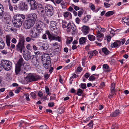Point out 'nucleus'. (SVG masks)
Segmentation results:
<instances>
[{"mask_svg": "<svg viewBox=\"0 0 129 129\" xmlns=\"http://www.w3.org/2000/svg\"><path fill=\"white\" fill-rule=\"evenodd\" d=\"M32 62L33 64L35 66H36L39 63L38 60L35 57L32 58Z\"/></svg>", "mask_w": 129, "mask_h": 129, "instance_id": "4be33fe9", "label": "nucleus"}, {"mask_svg": "<svg viewBox=\"0 0 129 129\" xmlns=\"http://www.w3.org/2000/svg\"><path fill=\"white\" fill-rule=\"evenodd\" d=\"M10 27V24L9 23H6L5 26L4 27V29L5 30L8 31L11 29Z\"/></svg>", "mask_w": 129, "mask_h": 129, "instance_id": "5701e85b", "label": "nucleus"}, {"mask_svg": "<svg viewBox=\"0 0 129 129\" xmlns=\"http://www.w3.org/2000/svg\"><path fill=\"white\" fill-rule=\"evenodd\" d=\"M11 42L15 44L17 42V40L14 38H13L11 40Z\"/></svg>", "mask_w": 129, "mask_h": 129, "instance_id": "13d9d810", "label": "nucleus"}, {"mask_svg": "<svg viewBox=\"0 0 129 129\" xmlns=\"http://www.w3.org/2000/svg\"><path fill=\"white\" fill-rule=\"evenodd\" d=\"M27 5L23 1H21L19 5V8L22 11L25 10L27 9Z\"/></svg>", "mask_w": 129, "mask_h": 129, "instance_id": "4468645a", "label": "nucleus"}, {"mask_svg": "<svg viewBox=\"0 0 129 129\" xmlns=\"http://www.w3.org/2000/svg\"><path fill=\"white\" fill-rule=\"evenodd\" d=\"M34 22L27 19L25 20L24 24V28L27 29H29L33 26L35 23Z\"/></svg>", "mask_w": 129, "mask_h": 129, "instance_id": "6e6552de", "label": "nucleus"}, {"mask_svg": "<svg viewBox=\"0 0 129 129\" xmlns=\"http://www.w3.org/2000/svg\"><path fill=\"white\" fill-rule=\"evenodd\" d=\"M45 88L46 93L48 95H50L51 93L49 92V90L48 87L47 86H46L45 87Z\"/></svg>", "mask_w": 129, "mask_h": 129, "instance_id": "e433bc0d", "label": "nucleus"}, {"mask_svg": "<svg viewBox=\"0 0 129 129\" xmlns=\"http://www.w3.org/2000/svg\"><path fill=\"white\" fill-rule=\"evenodd\" d=\"M73 40V38L72 37H68L67 39V44H70V43L72 42Z\"/></svg>", "mask_w": 129, "mask_h": 129, "instance_id": "f704fd0d", "label": "nucleus"}, {"mask_svg": "<svg viewBox=\"0 0 129 129\" xmlns=\"http://www.w3.org/2000/svg\"><path fill=\"white\" fill-rule=\"evenodd\" d=\"M72 6L74 7V9L76 11L79 10L80 9V8L79 7H78L77 6H75L74 4H72Z\"/></svg>", "mask_w": 129, "mask_h": 129, "instance_id": "5fc2aeb1", "label": "nucleus"}, {"mask_svg": "<svg viewBox=\"0 0 129 129\" xmlns=\"http://www.w3.org/2000/svg\"><path fill=\"white\" fill-rule=\"evenodd\" d=\"M41 78L38 75L36 74H28L26 77L25 80L27 82L34 81H37Z\"/></svg>", "mask_w": 129, "mask_h": 129, "instance_id": "39448f33", "label": "nucleus"}, {"mask_svg": "<svg viewBox=\"0 0 129 129\" xmlns=\"http://www.w3.org/2000/svg\"><path fill=\"white\" fill-rule=\"evenodd\" d=\"M21 88H18L16 89L15 91V92L16 93H18L20 91Z\"/></svg>", "mask_w": 129, "mask_h": 129, "instance_id": "e2e57ef3", "label": "nucleus"}, {"mask_svg": "<svg viewBox=\"0 0 129 129\" xmlns=\"http://www.w3.org/2000/svg\"><path fill=\"white\" fill-rule=\"evenodd\" d=\"M103 34L101 33L100 31H98L97 34V37L99 38H101L103 37Z\"/></svg>", "mask_w": 129, "mask_h": 129, "instance_id": "a19ab883", "label": "nucleus"}, {"mask_svg": "<svg viewBox=\"0 0 129 129\" xmlns=\"http://www.w3.org/2000/svg\"><path fill=\"white\" fill-rule=\"evenodd\" d=\"M71 28L72 30L73 31V32H75V31L76 29V27L73 24L72 25H71Z\"/></svg>", "mask_w": 129, "mask_h": 129, "instance_id": "37998d69", "label": "nucleus"}, {"mask_svg": "<svg viewBox=\"0 0 129 129\" xmlns=\"http://www.w3.org/2000/svg\"><path fill=\"white\" fill-rule=\"evenodd\" d=\"M13 18V22L14 26L18 28L22 25L23 20L25 19V17L24 15L17 14L15 15Z\"/></svg>", "mask_w": 129, "mask_h": 129, "instance_id": "f257e3e1", "label": "nucleus"}, {"mask_svg": "<svg viewBox=\"0 0 129 129\" xmlns=\"http://www.w3.org/2000/svg\"><path fill=\"white\" fill-rule=\"evenodd\" d=\"M88 37L89 39L91 41H94L95 39V37L93 35L90 34L88 35Z\"/></svg>", "mask_w": 129, "mask_h": 129, "instance_id": "c85d7f7f", "label": "nucleus"}, {"mask_svg": "<svg viewBox=\"0 0 129 129\" xmlns=\"http://www.w3.org/2000/svg\"><path fill=\"white\" fill-rule=\"evenodd\" d=\"M11 36L10 35H7L6 36L5 40L7 45L8 47L10 46Z\"/></svg>", "mask_w": 129, "mask_h": 129, "instance_id": "a211bd4d", "label": "nucleus"}, {"mask_svg": "<svg viewBox=\"0 0 129 129\" xmlns=\"http://www.w3.org/2000/svg\"><path fill=\"white\" fill-rule=\"evenodd\" d=\"M104 6L106 8L109 7L110 6V4H109L105 2L104 3Z\"/></svg>", "mask_w": 129, "mask_h": 129, "instance_id": "864d4df0", "label": "nucleus"}, {"mask_svg": "<svg viewBox=\"0 0 129 129\" xmlns=\"http://www.w3.org/2000/svg\"><path fill=\"white\" fill-rule=\"evenodd\" d=\"M40 129H48L47 126L46 125H41L40 127Z\"/></svg>", "mask_w": 129, "mask_h": 129, "instance_id": "8fccbe9b", "label": "nucleus"}, {"mask_svg": "<svg viewBox=\"0 0 129 129\" xmlns=\"http://www.w3.org/2000/svg\"><path fill=\"white\" fill-rule=\"evenodd\" d=\"M24 60L22 57H21L19 60L16 64L15 71L16 74L19 73L20 71V68L23 63Z\"/></svg>", "mask_w": 129, "mask_h": 129, "instance_id": "423d86ee", "label": "nucleus"}, {"mask_svg": "<svg viewBox=\"0 0 129 129\" xmlns=\"http://www.w3.org/2000/svg\"><path fill=\"white\" fill-rule=\"evenodd\" d=\"M103 67L104 69L106 70L108 68L109 66L107 64H104L103 66Z\"/></svg>", "mask_w": 129, "mask_h": 129, "instance_id": "0e129e2a", "label": "nucleus"}, {"mask_svg": "<svg viewBox=\"0 0 129 129\" xmlns=\"http://www.w3.org/2000/svg\"><path fill=\"white\" fill-rule=\"evenodd\" d=\"M41 60L44 68L47 69L50 68L51 67L50 58L49 55L46 53H43L41 56Z\"/></svg>", "mask_w": 129, "mask_h": 129, "instance_id": "f03ea898", "label": "nucleus"}, {"mask_svg": "<svg viewBox=\"0 0 129 129\" xmlns=\"http://www.w3.org/2000/svg\"><path fill=\"white\" fill-rule=\"evenodd\" d=\"M31 40H34L31 37H28L26 38V41L27 42H30Z\"/></svg>", "mask_w": 129, "mask_h": 129, "instance_id": "ea45409f", "label": "nucleus"}, {"mask_svg": "<svg viewBox=\"0 0 129 129\" xmlns=\"http://www.w3.org/2000/svg\"><path fill=\"white\" fill-rule=\"evenodd\" d=\"M61 2L62 3L61 4V5L62 6V8L63 9H65L66 7L65 3L63 1V2Z\"/></svg>", "mask_w": 129, "mask_h": 129, "instance_id": "49530a36", "label": "nucleus"}, {"mask_svg": "<svg viewBox=\"0 0 129 129\" xmlns=\"http://www.w3.org/2000/svg\"><path fill=\"white\" fill-rule=\"evenodd\" d=\"M5 45V43L3 40L2 38H0V49H3Z\"/></svg>", "mask_w": 129, "mask_h": 129, "instance_id": "b1692460", "label": "nucleus"}, {"mask_svg": "<svg viewBox=\"0 0 129 129\" xmlns=\"http://www.w3.org/2000/svg\"><path fill=\"white\" fill-rule=\"evenodd\" d=\"M52 96L50 97V100H55L56 99L55 95L54 94H52Z\"/></svg>", "mask_w": 129, "mask_h": 129, "instance_id": "603ef678", "label": "nucleus"}, {"mask_svg": "<svg viewBox=\"0 0 129 129\" xmlns=\"http://www.w3.org/2000/svg\"><path fill=\"white\" fill-rule=\"evenodd\" d=\"M10 17L9 14L7 13H5V15L4 16V19H6V20H8Z\"/></svg>", "mask_w": 129, "mask_h": 129, "instance_id": "a18cd8bd", "label": "nucleus"}, {"mask_svg": "<svg viewBox=\"0 0 129 129\" xmlns=\"http://www.w3.org/2000/svg\"><path fill=\"white\" fill-rule=\"evenodd\" d=\"M114 14V12L112 11H108L105 14V15L106 16H109L111 15Z\"/></svg>", "mask_w": 129, "mask_h": 129, "instance_id": "7c9ffc66", "label": "nucleus"}, {"mask_svg": "<svg viewBox=\"0 0 129 129\" xmlns=\"http://www.w3.org/2000/svg\"><path fill=\"white\" fill-rule=\"evenodd\" d=\"M111 94L113 95L116 94V91L115 89H111Z\"/></svg>", "mask_w": 129, "mask_h": 129, "instance_id": "680f3d73", "label": "nucleus"}, {"mask_svg": "<svg viewBox=\"0 0 129 129\" xmlns=\"http://www.w3.org/2000/svg\"><path fill=\"white\" fill-rule=\"evenodd\" d=\"M37 17V15L35 13H31L27 15L28 19L34 22H35Z\"/></svg>", "mask_w": 129, "mask_h": 129, "instance_id": "9b49d317", "label": "nucleus"}, {"mask_svg": "<svg viewBox=\"0 0 129 129\" xmlns=\"http://www.w3.org/2000/svg\"><path fill=\"white\" fill-rule=\"evenodd\" d=\"M86 37H82L80 38L79 40V43L80 44H83L84 43L86 40Z\"/></svg>", "mask_w": 129, "mask_h": 129, "instance_id": "412c9836", "label": "nucleus"}, {"mask_svg": "<svg viewBox=\"0 0 129 129\" xmlns=\"http://www.w3.org/2000/svg\"><path fill=\"white\" fill-rule=\"evenodd\" d=\"M67 22L66 21H62V26L63 28H65L67 26L66 25H67Z\"/></svg>", "mask_w": 129, "mask_h": 129, "instance_id": "c9c22d12", "label": "nucleus"}, {"mask_svg": "<svg viewBox=\"0 0 129 129\" xmlns=\"http://www.w3.org/2000/svg\"><path fill=\"white\" fill-rule=\"evenodd\" d=\"M80 85V87L82 89H85L86 88V84L85 83H81Z\"/></svg>", "mask_w": 129, "mask_h": 129, "instance_id": "4c0bfd02", "label": "nucleus"}, {"mask_svg": "<svg viewBox=\"0 0 129 129\" xmlns=\"http://www.w3.org/2000/svg\"><path fill=\"white\" fill-rule=\"evenodd\" d=\"M120 112V111L119 110H117L113 112L111 115L113 117H115L119 115Z\"/></svg>", "mask_w": 129, "mask_h": 129, "instance_id": "aec40b11", "label": "nucleus"}, {"mask_svg": "<svg viewBox=\"0 0 129 129\" xmlns=\"http://www.w3.org/2000/svg\"><path fill=\"white\" fill-rule=\"evenodd\" d=\"M36 30L35 28H34L33 29H31L30 32L31 34H33L35 33L36 31Z\"/></svg>", "mask_w": 129, "mask_h": 129, "instance_id": "bf43d9fd", "label": "nucleus"}, {"mask_svg": "<svg viewBox=\"0 0 129 129\" xmlns=\"http://www.w3.org/2000/svg\"><path fill=\"white\" fill-rule=\"evenodd\" d=\"M93 125V121H91L88 124V125L89 127L91 128L92 127Z\"/></svg>", "mask_w": 129, "mask_h": 129, "instance_id": "09e8293b", "label": "nucleus"}, {"mask_svg": "<svg viewBox=\"0 0 129 129\" xmlns=\"http://www.w3.org/2000/svg\"><path fill=\"white\" fill-rule=\"evenodd\" d=\"M68 10L70 12H72L74 11V10L71 6H70L68 9Z\"/></svg>", "mask_w": 129, "mask_h": 129, "instance_id": "338daca9", "label": "nucleus"}, {"mask_svg": "<svg viewBox=\"0 0 129 129\" xmlns=\"http://www.w3.org/2000/svg\"><path fill=\"white\" fill-rule=\"evenodd\" d=\"M39 14H44V8L42 5L40 4H39L36 8Z\"/></svg>", "mask_w": 129, "mask_h": 129, "instance_id": "ddd939ff", "label": "nucleus"}, {"mask_svg": "<svg viewBox=\"0 0 129 129\" xmlns=\"http://www.w3.org/2000/svg\"><path fill=\"white\" fill-rule=\"evenodd\" d=\"M30 95L34 99L35 98L36 96V94L35 93L32 92L30 93Z\"/></svg>", "mask_w": 129, "mask_h": 129, "instance_id": "3c124183", "label": "nucleus"}, {"mask_svg": "<svg viewBox=\"0 0 129 129\" xmlns=\"http://www.w3.org/2000/svg\"><path fill=\"white\" fill-rule=\"evenodd\" d=\"M38 32H36L34 33V34H32V35H30V37L31 38H32L33 39V38H38L39 36V34Z\"/></svg>", "mask_w": 129, "mask_h": 129, "instance_id": "bb28decb", "label": "nucleus"}, {"mask_svg": "<svg viewBox=\"0 0 129 129\" xmlns=\"http://www.w3.org/2000/svg\"><path fill=\"white\" fill-rule=\"evenodd\" d=\"M25 42L24 37L22 36H20L19 39V42L16 45V51L22 53V51L25 48Z\"/></svg>", "mask_w": 129, "mask_h": 129, "instance_id": "7ed1b4c3", "label": "nucleus"}, {"mask_svg": "<svg viewBox=\"0 0 129 129\" xmlns=\"http://www.w3.org/2000/svg\"><path fill=\"white\" fill-rule=\"evenodd\" d=\"M36 24L38 31L40 32H41L43 29V24L41 21L39 20H37Z\"/></svg>", "mask_w": 129, "mask_h": 129, "instance_id": "1a4fd4ad", "label": "nucleus"}, {"mask_svg": "<svg viewBox=\"0 0 129 129\" xmlns=\"http://www.w3.org/2000/svg\"><path fill=\"white\" fill-rule=\"evenodd\" d=\"M24 95L25 97V99L27 101H29L30 99L29 98V94L28 93L26 94H24Z\"/></svg>", "mask_w": 129, "mask_h": 129, "instance_id": "58836bf2", "label": "nucleus"}, {"mask_svg": "<svg viewBox=\"0 0 129 129\" xmlns=\"http://www.w3.org/2000/svg\"><path fill=\"white\" fill-rule=\"evenodd\" d=\"M31 9L32 10H35L36 9L38 5L39 4L37 3L34 0H32L30 3Z\"/></svg>", "mask_w": 129, "mask_h": 129, "instance_id": "2eb2a0df", "label": "nucleus"}, {"mask_svg": "<svg viewBox=\"0 0 129 129\" xmlns=\"http://www.w3.org/2000/svg\"><path fill=\"white\" fill-rule=\"evenodd\" d=\"M71 25L70 24V23H68L66 27L67 28V32H69L71 30Z\"/></svg>", "mask_w": 129, "mask_h": 129, "instance_id": "72a5a7b5", "label": "nucleus"}, {"mask_svg": "<svg viewBox=\"0 0 129 129\" xmlns=\"http://www.w3.org/2000/svg\"><path fill=\"white\" fill-rule=\"evenodd\" d=\"M102 51L106 55H108L109 53V51L106 48H103L102 49Z\"/></svg>", "mask_w": 129, "mask_h": 129, "instance_id": "a878e982", "label": "nucleus"}, {"mask_svg": "<svg viewBox=\"0 0 129 129\" xmlns=\"http://www.w3.org/2000/svg\"><path fill=\"white\" fill-rule=\"evenodd\" d=\"M43 20L44 21V23H45L48 24L49 23V20L48 19H47V18L45 17L44 18V20Z\"/></svg>", "mask_w": 129, "mask_h": 129, "instance_id": "79ce46f5", "label": "nucleus"}, {"mask_svg": "<svg viewBox=\"0 0 129 129\" xmlns=\"http://www.w3.org/2000/svg\"><path fill=\"white\" fill-rule=\"evenodd\" d=\"M23 55L24 58L26 60H29L31 58V54L29 51L26 52L24 50L23 52Z\"/></svg>", "mask_w": 129, "mask_h": 129, "instance_id": "9d476101", "label": "nucleus"}, {"mask_svg": "<svg viewBox=\"0 0 129 129\" xmlns=\"http://www.w3.org/2000/svg\"><path fill=\"white\" fill-rule=\"evenodd\" d=\"M122 21L124 23H125L128 25H129V18H122Z\"/></svg>", "mask_w": 129, "mask_h": 129, "instance_id": "cd10ccee", "label": "nucleus"}, {"mask_svg": "<svg viewBox=\"0 0 129 129\" xmlns=\"http://www.w3.org/2000/svg\"><path fill=\"white\" fill-rule=\"evenodd\" d=\"M115 84L114 83H112L111 85V89H115Z\"/></svg>", "mask_w": 129, "mask_h": 129, "instance_id": "6e6d98bb", "label": "nucleus"}, {"mask_svg": "<svg viewBox=\"0 0 129 129\" xmlns=\"http://www.w3.org/2000/svg\"><path fill=\"white\" fill-rule=\"evenodd\" d=\"M75 21L76 23L79 24L80 22V19L78 17H77L75 19Z\"/></svg>", "mask_w": 129, "mask_h": 129, "instance_id": "69168bd1", "label": "nucleus"}, {"mask_svg": "<svg viewBox=\"0 0 129 129\" xmlns=\"http://www.w3.org/2000/svg\"><path fill=\"white\" fill-rule=\"evenodd\" d=\"M105 39H106L108 42H109L110 41L111 38V37L110 36L107 35L105 37Z\"/></svg>", "mask_w": 129, "mask_h": 129, "instance_id": "de8ad7c7", "label": "nucleus"}, {"mask_svg": "<svg viewBox=\"0 0 129 129\" xmlns=\"http://www.w3.org/2000/svg\"><path fill=\"white\" fill-rule=\"evenodd\" d=\"M54 105V104L53 102H50L48 104V106L49 107H52Z\"/></svg>", "mask_w": 129, "mask_h": 129, "instance_id": "4d7b16f0", "label": "nucleus"}, {"mask_svg": "<svg viewBox=\"0 0 129 129\" xmlns=\"http://www.w3.org/2000/svg\"><path fill=\"white\" fill-rule=\"evenodd\" d=\"M8 6L9 7V8L10 10L11 11H13V7L12 6L10 2V0H8Z\"/></svg>", "mask_w": 129, "mask_h": 129, "instance_id": "2f4dec72", "label": "nucleus"}, {"mask_svg": "<svg viewBox=\"0 0 129 129\" xmlns=\"http://www.w3.org/2000/svg\"><path fill=\"white\" fill-rule=\"evenodd\" d=\"M82 30L84 34L86 35L89 33L90 28L88 26H83L82 27Z\"/></svg>", "mask_w": 129, "mask_h": 129, "instance_id": "dca6fc26", "label": "nucleus"}, {"mask_svg": "<svg viewBox=\"0 0 129 129\" xmlns=\"http://www.w3.org/2000/svg\"><path fill=\"white\" fill-rule=\"evenodd\" d=\"M1 64L4 69L6 71L10 70L12 67V63L9 61L2 60L1 61Z\"/></svg>", "mask_w": 129, "mask_h": 129, "instance_id": "20e7f679", "label": "nucleus"}, {"mask_svg": "<svg viewBox=\"0 0 129 129\" xmlns=\"http://www.w3.org/2000/svg\"><path fill=\"white\" fill-rule=\"evenodd\" d=\"M26 48L27 49L29 50H31V47L30 45V44H28L26 46Z\"/></svg>", "mask_w": 129, "mask_h": 129, "instance_id": "c03bdc74", "label": "nucleus"}, {"mask_svg": "<svg viewBox=\"0 0 129 129\" xmlns=\"http://www.w3.org/2000/svg\"><path fill=\"white\" fill-rule=\"evenodd\" d=\"M83 91L80 89H78L77 94L79 96H81L83 93Z\"/></svg>", "mask_w": 129, "mask_h": 129, "instance_id": "473e14b6", "label": "nucleus"}, {"mask_svg": "<svg viewBox=\"0 0 129 129\" xmlns=\"http://www.w3.org/2000/svg\"><path fill=\"white\" fill-rule=\"evenodd\" d=\"M63 16L65 18H66L69 16L70 18H72V15L71 13L68 12H65L64 13Z\"/></svg>", "mask_w": 129, "mask_h": 129, "instance_id": "393cba45", "label": "nucleus"}, {"mask_svg": "<svg viewBox=\"0 0 129 129\" xmlns=\"http://www.w3.org/2000/svg\"><path fill=\"white\" fill-rule=\"evenodd\" d=\"M94 75V74H93L89 78V80H93L95 79V77L93 76Z\"/></svg>", "mask_w": 129, "mask_h": 129, "instance_id": "052dcab7", "label": "nucleus"}, {"mask_svg": "<svg viewBox=\"0 0 129 129\" xmlns=\"http://www.w3.org/2000/svg\"><path fill=\"white\" fill-rule=\"evenodd\" d=\"M105 86V84L104 82H102L100 84V87L101 88H102L104 87Z\"/></svg>", "mask_w": 129, "mask_h": 129, "instance_id": "774afa93", "label": "nucleus"}, {"mask_svg": "<svg viewBox=\"0 0 129 129\" xmlns=\"http://www.w3.org/2000/svg\"><path fill=\"white\" fill-rule=\"evenodd\" d=\"M48 37L50 41L55 40L59 42H61V38L59 36H56L53 34H51Z\"/></svg>", "mask_w": 129, "mask_h": 129, "instance_id": "f8f14e48", "label": "nucleus"}, {"mask_svg": "<svg viewBox=\"0 0 129 129\" xmlns=\"http://www.w3.org/2000/svg\"><path fill=\"white\" fill-rule=\"evenodd\" d=\"M121 43V41H117L114 42L113 44H112L111 45V47L112 48H118L120 46Z\"/></svg>", "mask_w": 129, "mask_h": 129, "instance_id": "f3484780", "label": "nucleus"}, {"mask_svg": "<svg viewBox=\"0 0 129 129\" xmlns=\"http://www.w3.org/2000/svg\"><path fill=\"white\" fill-rule=\"evenodd\" d=\"M91 16L88 15L85 16L84 18L82 19V22L85 23H86L90 18Z\"/></svg>", "mask_w": 129, "mask_h": 129, "instance_id": "6ab92c4d", "label": "nucleus"}, {"mask_svg": "<svg viewBox=\"0 0 129 129\" xmlns=\"http://www.w3.org/2000/svg\"><path fill=\"white\" fill-rule=\"evenodd\" d=\"M53 9L52 6L51 5H47L45 6V10L47 16L50 17L53 15Z\"/></svg>", "mask_w": 129, "mask_h": 129, "instance_id": "0eeeda50", "label": "nucleus"}, {"mask_svg": "<svg viewBox=\"0 0 129 129\" xmlns=\"http://www.w3.org/2000/svg\"><path fill=\"white\" fill-rule=\"evenodd\" d=\"M50 25L51 27H55L57 25L56 22L54 21H51L50 22Z\"/></svg>", "mask_w": 129, "mask_h": 129, "instance_id": "c756f323", "label": "nucleus"}]
</instances>
